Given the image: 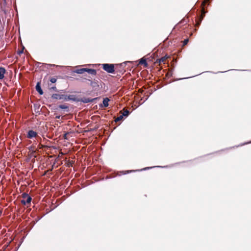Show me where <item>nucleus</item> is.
Returning <instances> with one entry per match:
<instances>
[{
	"instance_id": "obj_1",
	"label": "nucleus",
	"mask_w": 251,
	"mask_h": 251,
	"mask_svg": "<svg viewBox=\"0 0 251 251\" xmlns=\"http://www.w3.org/2000/svg\"><path fill=\"white\" fill-rule=\"evenodd\" d=\"M102 68L103 70L109 74H114L115 71V64L104 63L102 64Z\"/></svg>"
},
{
	"instance_id": "obj_2",
	"label": "nucleus",
	"mask_w": 251,
	"mask_h": 251,
	"mask_svg": "<svg viewBox=\"0 0 251 251\" xmlns=\"http://www.w3.org/2000/svg\"><path fill=\"white\" fill-rule=\"evenodd\" d=\"M127 62H125L121 64H117L115 69L116 71L117 72H119L122 75L125 72L124 68L125 67L126 65Z\"/></svg>"
},
{
	"instance_id": "obj_3",
	"label": "nucleus",
	"mask_w": 251,
	"mask_h": 251,
	"mask_svg": "<svg viewBox=\"0 0 251 251\" xmlns=\"http://www.w3.org/2000/svg\"><path fill=\"white\" fill-rule=\"evenodd\" d=\"M23 198L24 199L21 201L22 204L26 205L30 203L31 201V198L26 193H23L22 194Z\"/></svg>"
},
{
	"instance_id": "obj_4",
	"label": "nucleus",
	"mask_w": 251,
	"mask_h": 251,
	"mask_svg": "<svg viewBox=\"0 0 251 251\" xmlns=\"http://www.w3.org/2000/svg\"><path fill=\"white\" fill-rule=\"evenodd\" d=\"M205 12L204 11V9H202L201 11V13L200 14H199V15H197V17L196 19V25L199 27L200 25L201 21L203 19V18L204 16Z\"/></svg>"
},
{
	"instance_id": "obj_5",
	"label": "nucleus",
	"mask_w": 251,
	"mask_h": 251,
	"mask_svg": "<svg viewBox=\"0 0 251 251\" xmlns=\"http://www.w3.org/2000/svg\"><path fill=\"white\" fill-rule=\"evenodd\" d=\"M51 98L54 100H63L64 101H66V95L59 93H55L51 95Z\"/></svg>"
},
{
	"instance_id": "obj_6",
	"label": "nucleus",
	"mask_w": 251,
	"mask_h": 251,
	"mask_svg": "<svg viewBox=\"0 0 251 251\" xmlns=\"http://www.w3.org/2000/svg\"><path fill=\"white\" fill-rule=\"evenodd\" d=\"M99 99L98 97L95 98H79V101L82 102L83 103H86L88 102H93L96 100H98Z\"/></svg>"
},
{
	"instance_id": "obj_7",
	"label": "nucleus",
	"mask_w": 251,
	"mask_h": 251,
	"mask_svg": "<svg viewBox=\"0 0 251 251\" xmlns=\"http://www.w3.org/2000/svg\"><path fill=\"white\" fill-rule=\"evenodd\" d=\"M110 101V99L108 98H103L102 100V103L100 104L99 106L100 108L102 107H107L109 105V101Z\"/></svg>"
},
{
	"instance_id": "obj_8",
	"label": "nucleus",
	"mask_w": 251,
	"mask_h": 251,
	"mask_svg": "<svg viewBox=\"0 0 251 251\" xmlns=\"http://www.w3.org/2000/svg\"><path fill=\"white\" fill-rule=\"evenodd\" d=\"M68 100H72L75 102H79V98H76L75 96L73 95H66V101Z\"/></svg>"
},
{
	"instance_id": "obj_9",
	"label": "nucleus",
	"mask_w": 251,
	"mask_h": 251,
	"mask_svg": "<svg viewBox=\"0 0 251 251\" xmlns=\"http://www.w3.org/2000/svg\"><path fill=\"white\" fill-rule=\"evenodd\" d=\"M37 136V133L33 130H29L27 132V137L29 139H32Z\"/></svg>"
},
{
	"instance_id": "obj_10",
	"label": "nucleus",
	"mask_w": 251,
	"mask_h": 251,
	"mask_svg": "<svg viewBox=\"0 0 251 251\" xmlns=\"http://www.w3.org/2000/svg\"><path fill=\"white\" fill-rule=\"evenodd\" d=\"M154 167H160V166H153V167H146V168H145L144 169H142L141 170H130V171H123L122 172V174L123 175H125V174H128L129 173V172H135V171H144V170H148V169H151L152 168H154Z\"/></svg>"
},
{
	"instance_id": "obj_11",
	"label": "nucleus",
	"mask_w": 251,
	"mask_h": 251,
	"mask_svg": "<svg viewBox=\"0 0 251 251\" xmlns=\"http://www.w3.org/2000/svg\"><path fill=\"white\" fill-rule=\"evenodd\" d=\"M36 91L41 95L44 94V92L41 88V82H38L35 86Z\"/></svg>"
},
{
	"instance_id": "obj_12",
	"label": "nucleus",
	"mask_w": 251,
	"mask_h": 251,
	"mask_svg": "<svg viewBox=\"0 0 251 251\" xmlns=\"http://www.w3.org/2000/svg\"><path fill=\"white\" fill-rule=\"evenodd\" d=\"M89 81H91L90 85L93 89L97 90L99 88V81L98 80L92 81L89 80Z\"/></svg>"
},
{
	"instance_id": "obj_13",
	"label": "nucleus",
	"mask_w": 251,
	"mask_h": 251,
	"mask_svg": "<svg viewBox=\"0 0 251 251\" xmlns=\"http://www.w3.org/2000/svg\"><path fill=\"white\" fill-rule=\"evenodd\" d=\"M85 72L93 75H96L97 74L96 70L94 69L85 68Z\"/></svg>"
},
{
	"instance_id": "obj_14",
	"label": "nucleus",
	"mask_w": 251,
	"mask_h": 251,
	"mask_svg": "<svg viewBox=\"0 0 251 251\" xmlns=\"http://www.w3.org/2000/svg\"><path fill=\"white\" fill-rule=\"evenodd\" d=\"M6 70L4 67H0V79H2L4 77Z\"/></svg>"
},
{
	"instance_id": "obj_15",
	"label": "nucleus",
	"mask_w": 251,
	"mask_h": 251,
	"mask_svg": "<svg viewBox=\"0 0 251 251\" xmlns=\"http://www.w3.org/2000/svg\"><path fill=\"white\" fill-rule=\"evenodd\" d=\"M58 108L64 110L65 111L68 112L70 111V108L68 106L65 104L59 105Z\"/></svg>"
},
{
	"instance_id": "obj_16",
	"label": "nucleus",
	"mask_w": 251,
	"mask_h": 251,
	"mask_svg": "<svg viewBox=\"0 0 251 251\" xmlns=\"http://www.w3.org/2000/svg\"><path fill=\"white\" fill-rule=\"evenodd\" d=\"M168 57V56L167 55H165L164 56H163L160 58H158L156 60V62L159 63V64H161V63H164V61L166 60V59Z\"/></svg>"
},
{
	"instance_id": "obj_17",
	"label": "nucleus",
	"mask_w": 251,
	"mask_h": 251,
	"mask_svg": "<svg viewBox=\"0 0 251 251\" xmlns=\"http://www.w3.org/2000/svg\"><path fill=\"white\" fill-rule=\"evenodd\" d=\"M74 72L78 74H82L85 72V68L77 69Z\"/></svg>"
},
{
	"instance_id": "obj_18",
	"label": "nucleus",
	"mask_w": 251,
	"mask_h": 251,
	"mask_svg": "<svg viewBox=\"0 0 251 251\" xmlns=\"http://www.w3.org/2000/svg\"><path fill=\"white\" fill-rule=\"evenodd\" d=\"M139 64L140 65H143L145 67L148 66L147 60L145 58H142L139 60Z\"/></svg>"
},
{
	"instance_id": "obj_19",
	"label": "nucleus",
	"mask_w": 251,
	"mask_h": 251,
	"mask_svg": "<svg viewBox=\"0 0 251 251\" xmlns=\"http://www.w3.org/2000/svg\"><path fill=\"white\" fill-rule=\"evenodd\" d=\"M40 105H38L36 104H34V111L36 113H40Z\"/></svg>"
},
{
	"instance_id": "obj_20",
	"label": "nucleus",
	"mask_w": 251,
	"mask_h": 251,
	"mask_svg": "<svg viewBox=\"0 0 251 251\" xmlns=\"http://www.w3.org/2000/svg\"><path fill=\"white\" fill-rule=\"evenodd\" d=\"M130 114V112L128 110H126L124 111V112L121 114L123 117H127Z\"/></svg>"
},
{
	"instance_id": "obj_21",
	"label": "nucleus",
	"mask_w": 251,
	"mask_h": 251,
	"mask_svg": "<svg viewBox=\"0 0 251 251\" xmlns=\"http://www.w3.org/2000/svg\"><path fill=\"white\" fill-rule=\"evenodd\" d=\"M123 117L122 115H121L120 116H118L115 120V122H119L121 120H122L123 119Z\"/></svg>"
},
{
	"instance_id": "obj_22",
	"label": "nucleus",
	"mask_w": 251,
	"mask_h": 251,
	"mask_svg": "<svg viewBox=\"0 0 251 251\" xmlns=\"http://www.w3.org/2000/svg\"><path fill=\"white\" fill-rule=\"evenodd\" d=\"M188 42H189L188 38H186L185 39H184V41H183V46L186 45L188 44Z\"/></svg>"
},
{
	"instance_id": "obj_23",
	"label": "nucleus",
	"mask_w": 251,
	"mask_h": 251,
	"mask_svg": "<svg viewBox=\"0 0 251 251\" xmlns=\"http://www.w3.org/2000/svg\"><path fill=\"white\" fill-rule=\"evenodd\" d=\"M74 163V162L73 161H69L67 162V166L68 167L72 166Z\"/></svg>"
},
{
	"instance_id": "obj_24",
	"label": "nucleus",
	"mask_w": 251,
	"mask_h": 251,
	"mask_svg": "<svg viewBox=\"0 0 251 251\" xmlns=\"http://www.w3.org/2000/svg\"><path fill=\"white\" fill-rule=\"evenodd\" d=\"M56 78H54V77H51L50 79V81L52 83H55L56 82Z\"/></svg>"
},
{
	"instance_id": "obj_25",
	"label": "nucleus",
	"mask_w": 251,
	"mask_h": 251,
	"mask_svg": "<svg viewBox=\"0 0 251 251\" xmlns=\"http://www.w3.org/2000/svg\"><path fill=\"white\" fill-rule=\"evenodd\" d=\"M50 89L51 90H53V91H54L56 92H59V90H58L55 86H53V87H51Z\"/></svg>"
},
{
	"instance_id": "obj_26",
	"label": "nucleus",
	"mask_w": 251,
	"mask_h": 251,
	"mask_svg": "<svg viewBox=\"0 0 251 251\" xmlns=\"http://www.w3.org/2000/svg\"><path fill=\"white\" fill-rule=\"evenodd\" d=\"M69 134V132H66L65 133L64 135H63V138L64 139H66V140H68V135Z\"/></svg>"
},
{
	"instance_id": "obj_27",
	"label": "nucleus",
	"mask_w": 251,
	"mask_h": 251,
	"mask_svg": "<svg viewBox=\"0 0 251 251\" xmlns=\"http://www.w3.org/2000/svg\"><path fill=\"white\" fill-rule=\"evenodd\" d=\"M25 49L24 47H23V49L22 50H19L18 51H17V53L19 54V55H21V54H22L24 52L23 50L24 49Z\"/></svg>"
},
{
	"instance_id": "obj_28",
	"label": "nucleus",
	"mask_w": 251,
	"mask_h": 251,
	"mask_svg": "<svg viewBox=\"0 0 251 251\" xmlns=\"http://www.w3.org/2000/svg\"><path fill=\"white\" fill-rule=\"evenodd\" d=\"M187 22V21L185 19H183L182 20L181 22H180V23L181 24H186Z\"/></svg>"
},
{
	"instance_id": "obj_29",
	"label": "nucleus",
	"mask_w": 251,
	"mask_h": 251,
	"mask_svg": "<svg viewBox=\"0 0 251 251\" xmlns=\"http://www.w3.org/2000/svg\"><path fill=\"white\" fill-rule=\"evenodd\" d=\"M60 93H65V90H59Z\"/></svg>"
},
{
	"instance_id": "obj_30",
	"label": "nucleus",
	"mask_w": 251,
	"mask_h": 251,
	"mask_svg": "<svg viewBox=\"0 0 251 251\" xmlns=\"http://www.w3.org/2000/svg\"><path fill=\"white\" fill-rule=\"evenodd\" d=\"M60 117H61V116H60V115H56V116H55V119H59L60 118Z\"/></svg>"
},
{
	"instance_id": "obj_31",
	"label": "nucleus",
	"mask_w": 251,
	"mask_h": 251,
	"mask_svg": "<svg viewBox=\"0 0 251 251\" xmlns=\"http://www.w3.org/2000/svg\"><path fill=\"white\" fill-rule=\"evenodd\" d=\"M47 65L48 66H50V67L54 66H55V65L51 64H47Z\"/></svg>"
},
{
	"instance_id": "obj_32",
	"label": "nucleus",
	"mask_w": 251,
	"mask_h": 251,
	"mask_svg": "<svg viewBox=\"0 0 251 251\" xmlns=\"http://www.w3.org/2000/svg\"><path fill=\"white\" fill-rule=\"evenodd\" d=\"M211 1V0H205L204 1V2H210V1Z\"/></svg>"
},
{
	"instance_id": "obj_33",
	"label": "nucleus",
	"mask_w": 251,
	"mask_h": 251,
	"mask_svg": "<svg viewBox=\"0 0 251 251\" xmlns=\"http://www.w3.org/2000/svg\"><path fill=\"white\" fill-rule=\"evenodd\" d=\"M47 157H53V156H52V155H49V156H48Z\"/></svg>"
},
{
	"instance_id": "obj_34",
	"label": "nucleus",
	"mask_w": 251,
	"mask_h": 251,
	"mask_svg": "<svg viewBox=\"0 0 251 251\" xmlns=\"http://www.w3.org/2000/svg\"><path fill=\"white\" fill-rule=\"evenodd\" d=\"M1 213H2V212H1V211H0V216H1Z\"/></svg>"
},
{
	"instance_id": "obj_35",
	"label": "nucleus",
	"mask_w": 251,
	"mask_h": 251,
	"mask_svg": "<svg viewBox=\"0 0 251 251\" xmlns=\"http://www.w3.org/2000/svg\"><path fill=\"white\" fill-rule=\"evenodd\" d=\"M226 71H225V72H226ZM218 73H224V72H219Z\"/></svg>"
},
{
	"instance_id": "obj_36",
	"label": "nucleus",
	"mask_w": 251,
	"mask_h": 251,
	"mask_svg": "<svg viewBox=\"0 0 251 251\" xmlns=\"http://www.w3.org/2000/svg\"><path fill=\"white\" fill-rule=\"evenodd\" d=\"M187 77H186V78H187ZM185 78H184L183 79H184ZM183 78H179L178 79V80H181V79H182Z\"/></svg>"
}]
</instances>
